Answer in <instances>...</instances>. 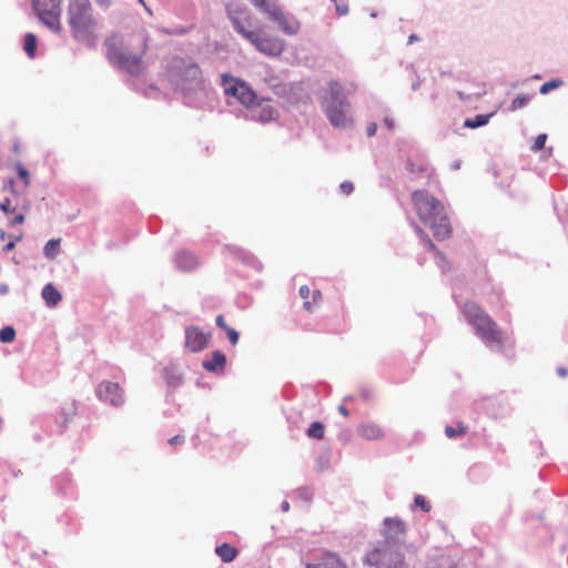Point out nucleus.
I'll return each instance as SVG.
<instances>
[{"label":"nucleus","mask_w":568,"mask_h":568,"mask_svg":"<svg viewBox=\"0 0 568 568\" xmlns=\"http://www.w3.org/2000/svg\"><path fill=\"white\" fill-rule=\"evenodd\" d=\"M148 40L145 31L125 37L111 33L104 40L106 59L119 70L139 77L145 70L144 55L149 49Z\"/></svg>","instance_id":"nucleus-1"},{"label":"nucleus","mask_w":568,"mask_h":568,"mask_svg":"<svg viewBox=\"0 0 568 568\" xmlns=\"http://www.w3.org/2000/svg\"><path fill=\"white\" fill-rule=\"evenodd\" d=\"M412 203L419 220L427 225L437 241L452 236L453 229L444 204L424 190L412 193Z\"/></svg>","instance_id":"nucleus-2"},{"label":"nucleus","mask_w":568,"mask_h":568,"mask_svg":"<svg viewBox=\"0 0 568 568\" xmlns=\"http://www.w3.org/2000/svg\"><path fill=\"white\" fill-rule=\"evenodd\" d=\"M67 21L74 40L95 47L100 39L99 21L90 0H69Z\"/></svg>","instance_id":"nucleus-3"},{"label":"nucleus","mask_w":568,"mask_h":568,"mask_svg":"<svg viewBox=\"0 0 568 568\" xmlns=\"http://www.w3.org/2000/svg\"><path fill=\"white\" fill-rule=\"evenodd\" d=\"M463 313L487 347H504L507 341L506 333L478 304L471 301L466 302Z\"/></svg>","instance_id":"nucleus-4"},{"label":"nucleus","mask_w":568,"mask_h":568,"mask_svg":"<svg viewBox=\"0 0 568 568\" xmlns=\"http://www.w3.org/2000/svg\"><path fill=\"white\" fill-rule=\"evenodd\" d=\"M230 18L236 32L242 34L260 52L276 57L284 51L285 43L280 38L261 36L260 32L247 29L251 26V21L246 11H241L237 14L231 13Z\"/></svg>","instance_id":"nucleus-5"},{"label":"nucleus","mask_w":568,"mask_h":568,"mask_svg":"<svg viewBox=\"0 0 568 568\" xmlns=\"http://www.w3.org/2000/svg\"><path fill=\"white\" fill-rule=\"evenodd\" d=\"M29 209V200L14 190L13 180H3L0 184V210L9 217V224H23Z\"/></svg>","instance_id":"nucleus-6"},{"label":"nucleus","mask_w":568,"mask_h":568,"mask_svg":"<svg viewBox=\"0 0 568 568\" xmlns=\"http://www.w3.org/2000/svg\"><path fill=\"white\" fill-rule=\"evenodd\" d=\"M323 105L333 126L344 129L352 123V119L347 115L349 104L343 95V88L338 82H329Z\"/></svg>","instance_id":"nucleus-7"},{"label":"nucleus","mask_w":568,"mask_h":568,"mask_svg":"<svg viewBox=\"0 0 568 568\" xmlns=\"http://www.w3.org/2000/svg\"><path fill=\"white\" fill-rule=\"evenodd\" d=\"M402 547L378 546L366 555V562L378 568H407Z\"/></svg>","instance_id":"nucleus-8"},{"label":"nucleus","mask_w":568,"mask_h":568,"mask_svg":"<svg viewBox=\"0 0 568 568\" xmlns=\"http://www.w3.org/2000/svg\"><path fill=\"white\" fill-rule=\"evenodd\" d=\"M32 7L44 26L55 33L61 32V0H32Z\"/></svg>","instance_id":"nucleus-9"},{"label":"nucleus","mask_w":568,"mask_h":568,"mask_svg":"<svg viewBox=\"0 0 568 568\" xmlns=\"http://www.w3.org/2000/svg\"><path fill=\"white\" fill-rule=\"evenodd\" d=\"M383 542L379 546L402 547L406 538V525L398 517H387L383 521Z\"/></svg>","instance_id":"nucleus-10"},{"label":"nucleus","mask_w":568,"mask_h":568,"mask_svg":"<svg viewBox=\"0 0 568 568\" xmlns=\"http://www.w3.org/2000/svg\"><path fill=\"white\" fill-rule=\"evenodd\" d=\"M175 83L183 92H190L202 88V71L197 64L189 63L179 68L175 73Z\"/></svg>","instance_id":"nucleus-11"},{"label":"nucleus","mask_w":568,"mask_h":568,"mask_svg":"<svg viewBox=\"0 0 568 568\" xmlns=\"http://www.w3.org/2000/svg\"><path fill=\"white\" fill-rule=\"evenodd\" d=\"M97 395L101 400L109 402L113 406H121L124 403L123 390L116 383H100L97 388Z\"/></svg>","instance_id":"nucleus-12"},{"label":"nucleus","mask_w":568,"mask_h":568,"mask_svg":"<svg viewBox=\"0 0 568 568\" xmlns=\"http://www.w3.org/2000/svg\"><path fill=\"white\" fill-rule=\"evenodd\" d=\"M225 93L235 97L246 106L252 105L256 99V94L252 88L239 80H232V83L225 87Z\"/></svg>","instance_id":"nucleus-13"},{"label":"nucleus","mask_w":568,"mask_h":568,"mask_svg":"<svg viewBox=\"0 0 568 568\" xmlns=\"http://www.w3.org/2000/svg\"><path fill=\"white\" fill-rule=\"evenodd\" d=\"M210 339V334L204 333L199 327H189L185 329V346L191 352L203 351Z\"/></svg>","instance_id":"nucleus-14"},{"label":"nucleus","mask_w":568,"mask_h":568,"mask_svg":"<svg viewBox=\"0 0 568 568\" xmlns=\"http://www.w3.org/2000/svg\"><path fill=\"white\" fill-rule=\"evenodd\" d=\"M270 18L276 21L283 32L286 34H296L300 30V22L287 17L277 6L270 9Z\"/></svg>","instance_id":"nucleus-15"},{"label":"nucleus","mask_w":568,"mask_h":568,"mask_svg":"<svg viewBox=\"0 0 568 568\" xmlns=\"http://www.w3.org/2000/svg\"><path fill=\"white\" fill-rule=\"evenodd\" d=\"M357 434L366 440H378L385 436L382 426L373 422L361 423L357 427Z\"/></svg>","instance_id":"nucleus-16"},{"label":"nucleus","mask_w":568,"mask_h":568,"mask_svg":"<svg viewBox=\"0 0 568 568\" xmlns=\"http://www.w3.org/2000/svg\"><path fill=\"white\" fill-rule=\"evenodd\" d=\"M300 296L304 300L303 307L308 313L314 312V307L318 305L322 301V293L320 291H314L312 294V302L308 301V297L311 295V290L307 285H302L300 287Z\"/></svg>","instance_id":"nucleus-17"},{"label":"nucleus","mask_w":568,"mask_h":568,"mask_svg":"<svg viewBox=\"0 0 568 568\" xmlns=\"http://www.w3.org/2000/svg\"><path fill=\"white\" fill-rule=\"evenodd\" d=\"M225 364H226L225 355L220 351H215L212 353L210 359H206L203 362V367L207 372L215 373V372L222 371L224 368Z\"/></svg>","instance_id":"nucleus-18"},{"label":"nucleus","mask_w":568,"mask_h":568,"mask_svg":"<svg viewBox=\"0 0 568 568\" xmlns=\"http://www.w3.org/2000/svg\"><path fill=\"white\" fill-rule=\"evenodd\" d=\"M306 568H346L335 554H325L318 564H307Z\"/></svg>","instance_id":"nucleus-19"},{"label":"nucleus","mask_w":568,"mask_h":568,"mask_svg":"<svg viewBox=\"0 0 568 568\" xmlns=\"http://www.w3.org/2000/svg\"><path fill=\"white\" fill-rule=\"evenodd\" d=\"M215 554L221 558L223 562H232L236 559L239 550L236 547L224 542L215 548Z\"/></svg>","instance_id":"nucleus-20"},{"label":"nucleus","mask_w":568,"mask_h":568,"mask_svg":"<svg viewBox=\"0 0 568 568\" xmlns=\"http://www.w3.org/2000/svg\"><path fill=\"white\" fill-rule=\"evenodd\" d=\"M42 297L43 300L45 301V304L49 306V307H54L57 306L60 301H61V294L59 293V291L52 285V284H47L43 288H42Z\"/></svg>","instance_id":"nucleus-21"},{"label":"nucleus","mask_w":568,"mask_h":568,"mask_svg":"<svg viewBox=\"0 0 568 568\" xmlns=\"http://www.w3.org/2000/svg\"><path fill=\"white\" fill-rule=\"evenodd\" d=\"M408 169H409L410 173H413L419 178L427 176L428 179H432L434 175L433 170L425 162H419V163L408 162Z\"/></svg>","instance_id":"nucleus-22"},{"label":"nucleus","mask_w":568,"mask_h":568,"mask_svg":"<svg viewBox=\"0 0 568 568\" xmlns=\"http://www.w3.org/2000/svg\"><path fill=\"white\" fill-rule=\"evenodd\" d=\"M494 115V113L489 114H478L474 119H466L464 121V126L467 129H477L486 125L489 122V119Z\"/></svg>","instance_id":"nucleus-23"},{"label":"nucleus","mask_w":568,"mask_h":568,"mask_svg":"<svg viewBox=\"0 0 568 568\" xmlns=\"http://www.w3.org/2000/svg\"><path fill=\"white\" fill-rule=\"evenodd\" d=\"M306 435L308 438L321 440L325 436V426L321 422H314L310 425Z\"/></svg>","instance_id":"nucleus-24"},{"label":"nucleus","mask_w":568,"mask_h":568,"mask_svg":"<svg viewBox=\"0 0 568 568\" xmlns=\"http://www.w3.org/2000/svg\"><path fill=\"white\" fill-rule=\"evenodd\" d=\"M27 55L29 58L36 57V50H37V38L33 33H27L24 37V47H23Z\"/></svg>","instance_id":"nucleus-25"},{"label":"nucleus","mask_w":568,"mask_h":568,"mask_svg":"<svg viewBox=\"0 0 568 568\" xmlns=\"http://www.w3.org/2000/svg\"><path fill=\"white\" fill-rule=\"evenodd\" d=\"M467 433V426L463 423H459L457 427L446 426L445 434L448 438H456L458 436L465 435Z\"/></svg>","instance_id":"nucleus-26"},{"label":"nucleus","mask_w":568,"mask_h":568,"mask_svg":"<svg viewBox=\"0 0 568 568\" xmlns=\"http://www.w3.org/2000/svg\"><path fill=\"white\" fill-rule=\"evenodd\" d=\"M530 99H531V95H529V94L517 95L510 104V110L516 111V110L525 108L529 103Z\"/></svg>","instance_id":"nucleus-27"},{"label":"nucleus","mask_w":568,"mask_h":568,"mask_svg":"<svg viewBox=\"0 0 568 568\" xmlns=\"http://www.w3.org/2000/svg\"><path fill=\"white\" fill-rule=\"evenodd\" d=\"M59 246H60V240H50L47 242V244L44 245V255L49 258H53L58 251H59Z\"/></svg>","instance_id":"nucleus-28"},{"label":"nucleus","mask_w":568,"mask_h":568,"mask_svg":"<svg viewBox=\"0 0 568 568\" xmlns=\"http://www.w3.org/2000/svg\"><path fill=\"white\" fill-rule=\"evenodd\" d=\"M16 337V331L12 326H6L0 329V341L2 343H11Z\"/></svg>","instance_id":"nucleus-29"},{"label":"nucleus","mask_w":568,"mask_h":568,"mask_svg":"<svg viewBox=\"0 0 568 568\" xmlns=\"http://www.w3.org/2000/svg\"><path fill=\"white\" fill-rule=\"evenodd\" d=\"M427 251L434 253L436 256L440 257L443 261L446 260L445 255L438 250L435 243L429 239V236H425V240L422 241Z\"/></svg>","instance_id":"nucleus-30"},{"label":"nucleus","mask_w":568,"mask_h":568,"mask_svg":"<svg viewBox=\"0 0 568 568\" xmlns=\"http://www.w3.org/2000/svg\"><path fill=\"white\" fill-rule=\"evenodd\" d=\"M562 84L561 81H556V80H551V81H547L545 82L540 89H539V92L541 94H547L549 93L551 90H555L557 89L558 87H560Z\"/></svg>","instance_id":"nucleus-31"},{"label":"nucleus","mask_w":568,"mask_h":568,"mask_svg":"<svg viewBox=\"0 0 568 568\" xmlns=\"http://www.w3.org/2000/svg\"><path fill=\"white\" fill-rule=\"evenodd\" d=\"M546 141H547V134L546 133H541V134L537 135L535 138V141H534L532 145H531V150L534 152L540 151L541 149H544Z\"/></svg>","instance_id":"nucleus-32"},{"label":"nucleus","mask_w":568,"mask_h":568,"mask_svg":"<svg viewBox=\"0 0 568 568\" xmlns=\"http://www.w3.org/2000/svg\"><path fill=\"white\" fill-rule=\"evenodd\" d=\"M414 503L415 506L422 508V510H424L425 513H428L432 509L430 504L422 495L415 496Z\"/></svg>","instance_id":"nucleus-33"},{"label":"nucleus","mask_w":568,"mask_h":568,"mask_svg":"<svg viewBox=\"0 0 568 568\" xmlns=\"http://www.w3.org/2000/svg\"><path fill=\"white\" fill-rule=\"evenodd\" d=\"M17 173L18 176L23 181L24 185L28 186L30 184V175L29 171L22 165L17 164Z\"/></svg>","instance_id":"nucleus-34"},{"label":"nucleus","mask_w":568,"mask_h":568,"mask_svg":"<svg viewBox=\"0 0 568 568\" xmlns=\"http://www.w3.org/2000/svg\"><path fill=\"white\" fill-rule=\"evenodd\" d=\"M339 190L343 194L349 195L354 191V185L349 181H344L341 183Z\"/></svg>","instance_id":"nucleus-35"},{"label":"nucleus","mask_w":568,"mask_h":568,"mask_svg":"<svg viewBox=\"0 0 568 568\" xmlns=\"http://www.w3.org/2000/svg\"><path fill=\"white\" fill-rule=\"evenodd\" d=\"M22 239V235H18L16 237H13L11 241H9L4 246H3V251L4 252H10L12 251L14 247H16V244L17 242H19L20 240Z\"/></svg>","instance_id":"nucleus-36"},{"label":"nucleus","mask_w":568,"mask_h":568,"mask_svg":"<svg viewBox=\"0 0 568 568\" xmlns=\"http://www.w3.org/2000/svg\"><path fill=\"white\" fill-rule=\"evenodd\" d=\"M225 333L227 334V337L233 345L239 342V333L234 328H227V332Z\"/></svg>","instance_id":"nucleus-37"},{"label":"nucleus","mask_w":568,"mask_h":568,"mask_svg":"<svg viewBox=\"0 0 568 568\" xmlns=\"http://www.w3.org/2000/svg\"><path fill=\"white\" fill-rule=\"evenodd\" d=\"M275 113H276V111L270 106L268 109H263L261 118L263 120H266V119L271 120L274 118Z\"/></svg>","instance_id":"nucleus-38"},{"label":"nucleus","mask_w":568,"mask_h":568,"mask_svg":"<svg viewBox=\"0 0 568 568\" xmlns=\"http://www.w3.org/2000/svg\"><path fill=\"white\" fill-rule=\"evenodd\" d=\"M183 442H184V437L181 436V435H175V436H173L172 438L169 439V443L172 446H175L178 444H182Z\"/></svg>","instance_id":"nucleus-39"},{"label":"nucleus","mask_w":568,"mask_h":568,"mask_svg":"<svg viewBox=\"0 0 568 568\" xmlns=\"http://www.w3.org/2000/svg\"><path fill=\"white\" fill-rule=\"evenodd\" d=\"M376 130H377V125L376 123H369L368 126H367V135L368 136H373L375 133H376Z\"/></svg>","instance_id":"nucleus-40"},{"label":"nucleus","mask_w":568,"mask_h":568,"mask_svg":"<svg viewBox=\"0 0 568 568\" xmlns=\"http://www.w3.org/2000/svg\"><path fill=\"white\" fill-rule=\"evenodd\" d=\"M336 11L339 16H344L348 12V8L345 4L336 6Z\"/></svg>","instance_id":"nucleus-41"},{"label":"nucleus","mask_w":568,"mask_h":568,"mask_svg":"<svg viewBox=\"0 0 568 568\" xmlns=\"http://www.w3.org/2000/svg\"><path fill=\"white\" fill-rule=\"evenodd\" d=\"M415 230H416V233L418 234V236L420 237V240H425V236H428L426 234V232L418 225H415Z\"/></svg>","instance_id":"nucleus-42"},{"label":"nucleus","mask_w":568,"mask_h":568,"mask_svg":"<svg viewBox=\"0 0 568 568\" xmlns=\"http://www.w3.org/2000/svg\"><path fill=\"white\" fill-rule=\"evenodd\" d=\"M338 412L344 417H348L349 416V412H348V409L344 405H339L338 406Z\"/></svg>","instance_id":"nucleus-43"},{"label":"nucleus","mask_w":568,"mask_h":568,"mask_svg":"<svg viewBox=\"0 0 568 568\" xmlns=\"http://www.w3.org/2000/svg\"><path fill=\"white\" fill-rule=\"evenodd\" d=\"M216 324L221 328L224 327V325H226L223 315H217L216 316Z\"/></svg>","instance_id":"nucleus-44"},{"label":"nucleus","mask_w":568,"mask_h":568,"mask_svg":"<svg viewBox=\"0 0 568 568\" xmlns=\"http://www.w3.org/2000/svg\"><path fill=\"white\" fill-rule=\"evenodd\" d=\"M94 1L97 2V4L104 7V8H108L111 4V0H94Z\"/></svg>","instance_id":"nucleus-45"},{"label":"nucleus","mask_w":568,"mask_h":568,"mask_svg":"<svg viewBox=\"0 0 568 568\" xmlns=\"http://www.w3.org/2000/svg\"><path fill=\"white\" fill-rule=\"evenodd\" d=\"M385 124L387 125L388 129H393L395 125L394 121L388 118L385 119Z\"/></svg>","instance_id":"nucleus-46"},{"label":"nucleus","mask_w":568,"mask_h":568,"mask_svg":"<svg viewBox=\"0 0 568 568\" xmlns=\"http://www.w3.org/2000/svg\"><path fill=\"white\" fill-rule=\"evenodd\" d=\"M68 415L70 417H73L75 415V407L73 405L69 407Z\"/></svg>","instance_id":"nucleus-47"},{"label":"nucleus","mask_w":568,"mask_h":568,"mask_svg":"<svg viewBox=\"0 0 568 568\" xmlns=\"http://www.w3.org/2000/svg\"><path fill=\"white\" fill-rule=\"evenodd\" d=\"M457 94H458L460 100H465L466 99L463 92H458Z\"/></svg>","instance_id":"nucleus-48"},{"label":"nucleus","mask_w":568,"mask_h":568,"mask_svg":"<svg viewBox=\"0 0 568 568\" xmlns=\"http://www.w3.org/2000/svg\"><path fill=\"white\" fill-rule=\"evenodd\" d=\"M283 508H284L285 510H287V509H288V503H287V501H285V503L283 504Z\"/></svg>","instance_id":"nucleus-49"},{"label":"nucleus","mask_w":568,"mask_h":568,"mask_svg":"<svg viewBox=\"0 0 568 568\" xmlns=\"http://www.w3.org/2000/svg\"><path fill=\"white\" fill-rule=\"evenodd\" d=\"M6 235H7V233L4 231H1V233H0L1 239H4Z\"/></svg>","instance_id":"nucleus-50"},{"label":"nucleus","mask_w":568,"mask_h":568,"mask_svg":"<svg viewBox=\"0 0 568 568\" xmlns=\"http://www.w3.org/2000/svg\"><path fill=\"white\" fill-rule=\"evenodd\" d=\"M559 374L565 376L566 375V371L565 369H559Z\"/></svg>","instance_id":"nucleus-51"},{"label":"nucleus","mask_w":568,"mask_h":568,"mask_svg":"<svg viewBox=\"0 0 568 568\" xmlns=\"http://www.w3.org/2000/svg\"><path fill=\"white\" fill-rule=\"evenodd\" d=\"M227 328H231V327L227 325H224V327H222V329H224L225 332H227Z\"/></svg>","instance_id":"nucleus-52"},{"label":"nucleus","mask_w":568,"mask_h":568,"mask_svg":"<svg viewBox=\"0 0 568 568\" xmlns=\"http://www.w3.org/2000/svg\"><path fill=\"white\" fill-rule=\"evenodd\" d=\"M413 40H415V37L410 36L409 41H413Z\"/></svg>","instance_id":"nucleus-53"},{"label":"nucleus","mask_w":568,"mask_h":568,"mask_svg":"<svg viewBox=\"0 0 568 568\" xmlns=\"http://www.w3.org/2000/svg\"><path fill=\"white\" fill-rule=\"evenodd\" d=\"M448 568H456L455 566H449Z\"/></svg>","instance_id":"nucleus-54"},{"label":"nucleus","mask_w":568,"mask_h":568,"mask_svg":"<svg viewBox=\"0 0 568 568\" xmlns=\"http://www.w3.org/2000/svg\"><path fill=\"white\" fill-rule=\"evenodd\" d=\"M333 2H335L336 0H332Z\"/></svg>","instance_id":"nucleus-55"}]
</instances>
